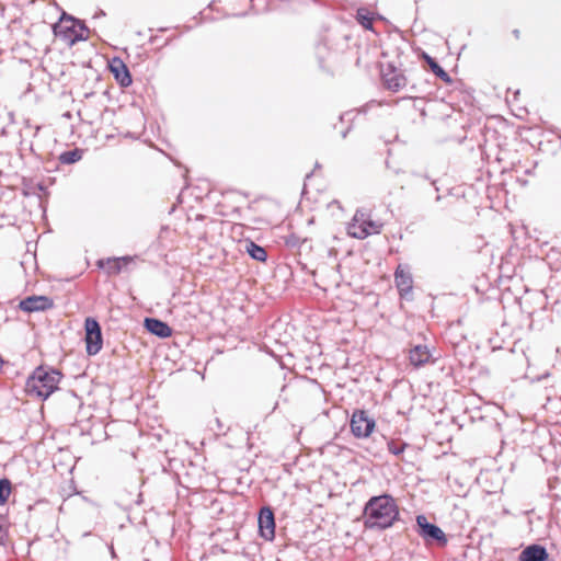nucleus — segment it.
Masks as SVG:
<instances>
[{"label": "nucleus", "mask_w": 561, "mask_h": 561, "mask_svg": "<svg viewBox=\"0 0 561 561\" xmlns=\"http://www.w3.org/2000/svg\"><path fill=\"white\" fill-rule=\"evenodd\" d=\"M548 558L549 553L545 546L531 543L520 551L518 561H547Z\"/></svg>", "instance_id": "obj_13"}, {"label": "nucleus", "mask_w": 561, "mask_h": 561, "mask_svg": "<svg viewBox=\"0 0 561 561\" xmlns=\"http://www.w3.org/2000/svg\"><path fill=\"white\" fill-rule=\"evenodd\" d=\"M314 50H316V56L318 58L319 65L321 68H323V62L331 54L327 38L319 41L314 47Z\"/></svg>", "instance_id": "obj_22"}, {"label": "nucleus", "mask_w": 561, "mask_h": 561, "mask_svg": "<svg viewBox=\"0 0 561 561\" xmlns=\"http://www.w3.org/2000/svg\"><path fill=\"white\" fill-rule=\"evenodd\" d=\"M156 39H157V37H151V38H150V42H151V43H154V41H156Z\"/></svg>", "instance_id": "obj_38"}, {"label": "nucleus", "mask_w": 561, "mask_h": 561, "mask_svg": "<svg viewBox=\"0 0 561 561\" xmlns=\"http://www.w3.org/2000/svg\"><path fill=\"white\" fill-rule=\"evenodd\" d=\"M4 363H5V362L3 360L2 356L0 355V370L2 369V367H3Z\"/></svg>", "instance_id": "obj_35"}, {"label": "nucleus", "mask_w": 561, "mask_h": 561, "mask_svg": "<svg viewBox=\"0 0 561 561\" xmlns=\"http://www.w3.org/2000/svg\"><path fill=\"white\" fill-rule=\"evenodd\" d=\"M409 358L413 366L421 367L431 360L432 354L426 345L419 344L410 350Z\"/></svg>", "instance_id": "obj_15"}, {"label": "nucleus", "mask_w": 561, "mask_h": 561, "mask_svg": "<svg viewBox=\"0 0 561 561\" xmlns=\"http://www.w3.org/2000/svg\"><path fill=\"white\" fill-rule=\"evenodd\" d=\"M104 15H105V12H104L103 10H99V11L95 13L94 18H100V16H104Z\"/></svg>", "instance_id": "obj_32"}, {"label": "nucleus", "mask_w": 561, "mask_h": 561, "mask_svg": "<svg viewBox=\"0 0 561 561\" xmlns=\"http://www.w3.org/2000/svg\"><path fill=\"white\" fill-rule=\"evenodd\" d=\"M375 15L366 8H359L356 11V21L366 30H373Z\"/></svg>", "instance_id": "obj_21"}, {"label": "nucleus", "mask_w": 561, "mask_h": 561, "mask_svg": "<svg viewBox=\"0 0 561 561\" xmlns=\"http://www.w3.org/2000/svg\"><path fill=\"white\" fill-rule=\"evenodd\" d=\"M8 528L5 527V518L0 515V546H5L8 541Z\"/></svg>", "instance_id": "obj_25"}, {"label": "nucleus", "mask_w": 561, "mask_h": 561, "mask_svg": "<svg viewBox=\"0 0 561 561\" xmlns=\"http://www.w3.org/2000/svg\"><path fill=\"white\" fill-rule=\"evenodd\" d=\"M83 151L79 148L66 150L59 154V161L62 164H73L82 159Z\"/></svg>", "instance_id": "obj_20"}, {"label": "nucleus", "mask_w": 561, "mask_h": 561, "mask_svg": "<svg viewBox=\"0 0 561 561\" xmlns=\"http://www.w3.org/2000/svg\"><path fill=\"white\" fill-rule=\"evenodd\" d=\"M39 128H41L39 126L36 127L34 136H36V134L38 133Z\"/></svg>", "instance_id": "obj_36"}, {"label": "nucleus", "mask_w": 561, "mask_h": 561, "mask_svg": "<svg viewBox=\"0 0 561 561\" xmlns=\"http://www.w3.org/2000/svg\"><path fill=\"white\" fill-rule=\"evenodd\" d=\"M381 439L386 443L389 453H391L394 456H400L403 454L405 448L408 447V444L404 442H394V440H388L386 436L381 435Z\"/></svg>", "instance_id": "obj_23"}, {"label": "nucleus", "mask_w": 561, "mask_h": 561, "mask_svg": "<svg viewBox=\"0 0 561 561\" xmlns=\"http://www.w3.org/2000/svg\"><path fill=\"white\" fill-rule=\"evenodd\" d=\"M359 215L360 217L364 216V214L359 213L358 210L356 211L355 216H354V220L358 221L359 220Z\"/></svg>", "instance_id": "obj_33"}, {"label": "nucleus", "mask_w": 561, "mask_h": 561, "mask_svg": "<svg viewBox=\"0 0 561 561\" xmlns=\"http://www.w3.org/2000/svg\"><path fill=\"white\" fill-rule=\"evenodd\" d=\"M145 329L150 333L160 339H167L172 335V329L170 325L157 318H146L144 321Z\"/></svg>", "instance_id": "obj_14"}, {"label": "nucleus", "mask_w": 561, "mask_h": 561, "mask_svg": "<svg viewBox=\"0 0 561 561\" xmlns=\"http://www.w3.org/2000/svg\"><path fill=\"white\" fill-rule=\"evenodd\" d=\"M416 533L428 545L436 543L445 547L448 542L446 534L439 526L427 520L425 515L416 516Z\"/></svg>", "instance_id": "obj_4"}, {"label": "nucleus", "mask_w": 561, "mask_h": 561, "mask_svg": "<svg viewBox=\"0 0 561 561\" xmlns=\"http://www.w3.org/2000/svg\"><path fill=\"white\" fill-rule=\"evenodd\" d=\"M76 28H77V32H82V34H87V35L90 32V30L88 28L85 23L79 19H77V21H76Z\"/></svg>", "instance_id": "obj_28"}, {"label": "nucleus", "mask_w": 561, "mask_h": 561, "mask_svg": "<svg viewBox=\"0 0 561 561\" xmlns=\"http://www.w3.org/2000/svg\"><path fill=\"white\" fill-rule=\"evenodd\" d=\"M519 34H520V33H519V30H517V28H516V30H514V31H513V35H514L516 38H519Z\"/></svg>", "instance_id": "obj_34"}, {"label": "nucleus", "mask_w": 561, "mask_h": 561, "mask_svg": "<svg viewBox=\"0 0 561 561\" xmlns=\"http://www.w3.org/2000/svg\"><path fill=\"white\" fill-rule=\"evenodd\" d=\"M245 252L250 255L251 259L259 262H265L267 259L266 250L260 244H256L254 241H248L245 243Z\"/></svg>", "instance_id": "obj_19"}, {"label": "nucleus", "mask_w": 561, "mask_h": 561, "mask_svg": "<svg viewBox=\"0 0 561 561\" xmlns=\"http://www.w3.org/2000/svg\"><path fill=\"white\" fill-rule=\"evenodd\" d=\"M11 492H12V483H11L10 479H8V478L0 479V505H4L8 502Z\"/></svg>", "instance_id": "obj_24"}, {"label": "nucleus", "mask_w": 561, "mask_h": 561, "mask_svg": "<svg viewBox=\"0 0 561 561\" xmlns=\"http://www.w3.org/2000/svg\"><path fill=\"white\" fill-rule=\"evenodd\" d=\"M133 261V257L129 255L122 257H108V259H100L96 262L99 268L105 270L108 275L119 274L123 270V266L127 265Z\"/></svg>", "instance_id": "obj_12"}, {"label": "nucleus", "mask_w": 561, "mask_h": 561, "mask_svg": "<svg viewBox=\"0 0 561 561\" xmlns=\"http://www.w3.org/2000/svg\"><path fill=\"white\" fill-rule=\"evenodd\" d=\"M412 176L416 180L415 184L420 190H423V186L426 182L430 183V185L433 187V191L436 192V202H440L443 196L438 193L439 187L437 186L436 180H433L431 176H428L426 173H420V172H412Z\"/></svg>", "instance_id": "obj_18"}, {"label": "nucleus", "mask_w": 561, "mask_h": 561, "mask_svg": "<svg viewBox=\"0 0 561 561\" xmlns=\"http://www.w3.org/2000/svg\"><path fill=\"white\" fill-rule=\"evenodd\" d=\"M311 175H312V173H311V172H310V173H308V174L306 175V180H307V179H310V178H311Z\"/></svg>", "instance_id": "obj_37"}, {"label": "nucleus", "mask_w": 561, "mask_h": 561, "mask_svg": "<svg viewBox=\"0 0 561 561\" xmlns=\"http://www.w3.org/2000/svg\"><path fill=\"white\" fill-rule=\"evenodd\" d=\"M381 76L387 89L393 92H398L408 83L407 77L392 62L387 64L386 68L381 70Z\"/></svg>", "instance_id": "obj_8"}, {"label": "nucleus", "mask_w": 561, "mask_h": 561, "mask_svg": "<svg viewBox=\"0 0 561 561\" xmlns=\"http://www.w3.org/2000/svg\"><path fill=\"white\" fill-rule=\"evenodd\" d=\"M423 58L432 72L443 80L445 83H451V77L448 75V72L437 62V60L426 53L423 54Z\"/></svg>", "instance_id": "obj_17"}, {"label": "nucleus", "mask_w": 561, "mask_h": 561, "mask_svg": "<svg viewBox=\"0 0 561 561\" xmlns=\"http://www.w3.org/2000/svg\"><path fill=\"white\" fill-rule=\"evenodd\" d=\"M351 128H352V125L350 124L348 127L345 130L341 131L342 138H346V136H347L348 131L351 130Z\"/></svg>", "instance_id": "obj_30"}, {"label": "nucleus", "mask_w": 561, "mask_h": 561, "mask_svg": "<svg viewBox=\"0 0 561 561\" xmlns=\"http://www.w3.org/2000/svg\"><path fill=\"white\" fill-rule=\"evenodd\" d=\"M355 112L354 111H347L343 114L340 115V121L343 123V122H348V123H352L353 119L355 118Z\"/></svg>", "instance_id": "obj_27"}, {"label": "nucleus", "mask_w": 561, "mask_h": 561, "mask_svg": "<svg viewBox=\"0 0 561 561\" xmlns=\"http://www.w3.org/2000/svg\"><path fill=\"white\" fill-rule=\"evenodd\" d=\"M300 243L301 239L295 233H290L285 237V244L290 249L299 248Z\"/></svg>", "instance_id": "obj_26"}, {"label": "nucleus", "mask_w": 561, "mask_h": 561, "mask_svg": "<svg viewBox=\"0 0 561 561\" xmlns=\"http://www.w3.org/2000/svg\"><path fill=\"white\" fill-rule=\"evenodd\" d=\"M77 18L64 12L58 22L53 25L54 35L72 47L78 42H83L89 38V35L77 32L76 28Z\"/></svg>", "instance_id": "obj_3"}, {"label": "nucleus", "mask_w": 561, "mask_h": 561, "mask_svg": "<svg viewBox=\"0 0 561 561\" xmlns=\"http://www.w3.org/2000/svg\"><path fill=\"white\" fill-rule=\"evenodd\" d=\"M376 426V421L374 417H370L367 411L362 409H356L353 411L350 427L351 433L356 438H367L371 435Z\"/></svg>", "instance_id": "obj_6"}, {"label": "nucleus", "mask_w": 561, "mask_h": 561, "mask_svg": "<svg viewBox=\"0 0 561 561\" xmlns=\"http://www.w3.org/2000/svg\"><path fill=\"white\" fill-rule=\"evenodd\" d=\"M362 520L365 529L386 530L400 520L397 500L389 493L373 495L364 504Z\"/></svg>", "instance_id": "obj_1"}, {"label": "nucleus", "mask_w": 561, "mask_h": 561, "mask_svg": "<svg viewBox=\"0 0 561 561\" xmlns=\"http://www.w3.org/2000/svg\"><path fill=\"white\" fill-rule=\"evenodd\" d=\"M62 374L57 368L38 366L28 376L25 392L33 398L46 400L58 390Z\"/></svg>", "instance_id": "obj_2"}, {"label": "nucleus", "mask_w": 561, "mask_h": 561, "mask_svg": "<svg viewBox=\"0 0 561 561\" xmlns=\"http://www.w3.org/2000/svg\"><path fill=\"white\" fill-rule=\"evenodd\" d=\"M36 188L38 192H45L46 187L43 183H37Z\"/></svg>", "instance_id": "obj_31"}, {"label": "nucleus", "mask_w": 561, "mask_h": 561, "mask_svg": "<svg viewBox=\"0 0 561 561\" xmlns=\"http://www.w3.org/2000/svg\"><path fill=\"white\" fill-rule=\"evenodd\" d=\"M394 283L401 298L409 299L413 289V278L409 271H404L401 265L394 272Z\"/></svg>", "instance_id": "obj_11"}, {"label": "nucleus", "mask_w": 561, "mask_h": 561, "mask_svg": "<svg viewBox=\"0 0 561 561\" xmlns=\"http://www.w3.org/2000/svg\"><path fill=\"white\" fill-rule=\"evenodd\" d=\"M20 150L21 151L30 150L31 152H33V144H32V141H26L25 139H21V141H20Z\"/></svg>", "instance_id": "obj_29"}, {"label": "nucleus", "mask_w": 561, "mask_h": 561, "mask_svg": "<svg viewBox=\"0 0 561 561\" xmlns=\"http://www.w3.org/2000/svg\"><path fill=\"white\" fill-rule=\"evenodd\" d=\"M54 307V300L44 295H32L22 299L19 308L27 313L46 311Z\"/></svg>", "instance_id": "obj_9"}, {"label": "nucleus", "mask_w": 561, "mask_h": 561, "mask_svg": "<svg viewBox=\"0 0 561 561\" xmlns=\"http://www.w3.org/2000/svg\"><path fill=\"white\" fill-rule=\"evenodd\" d=\"M84 342L88 355H96L103 346V334L99 321L93 317L84 320Z\"/></svg>", "instance_id": "obj_5"}, {"label": "nucleus", "mask_w": 561, "mask_h": 561, "mask_svg": "<svg viewBox=\"0 0 561 561\" xmlns=\"http://www.w3.org/2000/svg\"><path fill=\"white\" fill-rule=\"evenodd\" d=\"M108 68L114 79L122 88H127L133 83L131 73L127 65L119 57L112 58L108 62Z\"/></svg>", "instance_id": "obj_10"}, {"label": "nucleus", "mask_w": 561, "mask_h": 561, "mask_svg": "<svg viewBox=\"0 0 561 561\" xmlns=\"http://www.w3.org/2000/svg\"><path fill=\"white\" fill-rule=\"evenodd\" d=\"M382 225L371 219L363 220V224L357 227L356 231L350 232L351 236L357 239H365L371 233H379Z\"/></svg>", "instance_id": "obj_16"}, {"label": "nucleus", "mask_w": 561, "mask_h": 561, "mask_svg": "<svg viewBox=\"0 0 561 561\" xmlns=\"http://www.w3.org/2000/svg\"><path fill=\"white\" fill-rule=\"evenodd\" d=\"M259 534L265 540L275 538V515L270 506H263L257 514Z\"/></svg>", "instance_id": "obj_7"}]
</instances>
